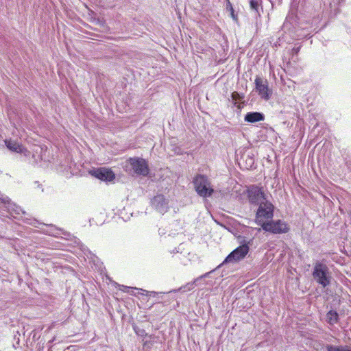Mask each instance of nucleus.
Segmentation results:
<instances>
[{
    "instance_id": "f257e3e1",
    "label": "nucleus",
    "mask_w": 351,
    "mask_h": 351,
    "mask_svg": "<svg viewBox=\"0 0 351 351\" xmlns=\"http://www.w3.org/2000/svg\"><path fill=\"white\" fill-rule=\"evenodd\" d=\"M194 189L197 195L202 197H210L214 193V189L207 176L197 174L193 180Z\"/></svg>"
},
{
    "instance_id": "f03ea898",
    "label": "nucleus",
    "mask_w": 351,
    "mask_h": 351,
    "mask_svg": "<svg viewBox=\"0 0 351 351\" xmlns=\"http://www.w3.org/2000/svg\"><path fill=\"white\" fill-rule=\"evenodd\" d=\"M5 208L12 217L21 219L27 224L36 228H39V225L40 224L45 225V223H40L34 218L29 217L28 214L25 211H24L20 206L11 202L10 199H8V202L7 204H5Z\"/></svg>"
},
{
    "instance_id": "7ed1b4c3",
    "label": "nucleus",
    "mask_w": 351,
    "mask_h": 351,
    "mask_svg": "<svg viewBox=\"0 0 351 351\" xmlns=\"http://www.w3.org/2000/svg\"><path fill=\"white\" fill-rule=\"evenodd\" d=\"M312 276L317 283L326 288L330 285L332 276L328 267L321 262H317L313 267Z\"/></svg>"
},
{
    "instance_id": "20e7f679",
    "label": "nucleus",
    "mask_w": 351,
    "mask_h": 351,
    "mask_svg": "<svg viewBox=\"0 0 351 351\" xmlns=\"http://www.w3.org/2000/svg\"><path fill=\"white\" fill-rule=\"evenodd\" d=\"M274 209V204L268 199L258 205L255 215L256 223L261 226L262 223L273 219Z\"/></svg>"
},
{
    "instance_id": "39448f33",
    "label": "nucleus",
    "mask_w": 351,
    "mask_h": 351,
    "mask_svg": "<svg viewBox=\"0 0 351 351\" xmlns=\"http://www.w3.org/2000/svg\"><path fill=\"white\" fill-rule=\"evenodd\" d=\"M240 243L241 245L234 249L232 252H230L226 257L223 263L215 268L217 269V271L224 264L237 262L245 258L250 250V242L247 241L245 239H243L242 241H240Z\"/></svg>"
},
{
    "instance_id": "423d86ee",
    "label": "nucleus",
    "mask_w": 351,
    "mask_h": 351,
    "mask_svg": "<svg viewBox=\"0 0 351 351\" xmlns=\"http://www.w3.org/2000/svg\"><path fill=\"white\" fill-rule=\"evenodd\" d=\"M261 230L268 232L274 234H285L289 231V226L281 219L274 220L273 219L262 223L260 226Z\"/></svg>"
},
{
    "instance_id": "0eeeda50",
    "label": "nucleus",
    "mask_w": 351,
    "mask_h": 351,
    "mask_svg": "<svg viewBox=\"0 0 351 351\" xmlns=\"http://www.w3.org/2000/svg\"><path fill=\"white\" fill-rule=\"evenodd\" d=\"M128 162L130 165L134 174L146 177L149 173L148 162L140 157L130 158Z\"/></svg>"
},
{
    "instance_id": "6e6552de",
    "label": "nucleus",
    "mask_w": 351,
    "mask_h": 351,
    "mask_svg": "<svg viewBox=\"0 0 351 351\" xmlns=\"http://www.w3.org/2000/svg\"><path fill=\"white\" fill-rule=\"evenodd\" d=\"M247 198L250 204L257 206L267 199L263 189L256 185H253L247 189Z\"/></svg>"
},
{
    "instance_id": "1a4fd4ad",
    "label": "nucleus",
    "mask_w": 351,
    "mask_h": 351,
    "mask_svg": "<svg viewBox=\"0 0 351 351\" xmlns=\"http://www.w3.org/2000/svg\"><path fill=\"white\" fill-rule=\"evenodd\" d=\"M217 269H214L210 271L209 272H206V274L197 277L193 281L188 282L186 285L180 287L179 289H173L171 291H168L167 293L172 294V293H176L177 292L184 293V292L191 291L195 287V285L198 284L199 281H200L201 280H202L205 278L210 277V275L212 274L217 272Z\"/></svg>"
},
{
    "instance_id": "9d476101",
    "label": "nucleus",
    "mask_w": 351,
    "mask_h": 351,
    "mask_svg": "<svg viewBox=\"0 0 351 351\" xmlns=\"http://www.w3.org/2000/svg\"><path fill=\"white\" fill-rule=\"evenodd\" d=\"M254 83L256 90L261 97L265 100H269L271 97V92L269 89L267 80L256 76Z\"/></svg>"
},
{
    "instance_id": "9b49d317",
    "label": "nucleus",
    "mask_w": 351,
    "mask_h": 351,
    "mask_svg": "<svg viewBox=\"0 0 351 351\" xmlns=\"http://www.w3.org/2000/svg\"><path fill=\"white\" fill-rule=\"evenodd\" d=\"M152 207L159 213L164 214L169 209V201L162 194L157 195L152 199Z\"/></svg>"
},
{
    "instance_id": "f8f14e48",
    "label": "nucleus",
    "mask_w": 351,
    "mask_h": 351,
    "mask_svg": "<svg viewBox=\"0 0 351 351\" xmlns=\"http://www.w3.org/2000/svg\"><path fill=\"white\" fill-rule=\"evenodd\" d=\"M90 173L93 176L102 181H112L115 178V175L111 169L104 167L94 169Z\"/></svg>"
},
{
    "instance_id": "ddd939ff",
    "label": "nucleus",
    "mask_w": 351,
    "mask_h": 351,
    "mask_svg": "<svg viewBox=\"0 0 351 351\" xmlns=\"http://www.w3.org/2000/svg\"><path fill=\"white\" fill-rule=\"evenodd\" d=\"M265 120V114L260 112H249L244 117V121L250 123H255Z\"/></svg>"
},
{
    "instance_id": "4468645a",
    "label": "nucleus",
    "mask_w": 351,
    "mask_h": 351,
    "mask_svg": "<svg viewBox=\"0 0 351 351\" xmlns=\"http://www.w3.org/2000/svg\"><path fill=\"white\" fill-rule=\"evenodd\" d=\"M119 290L123 291V292L130 293L132 295H138L139 294L144 295V291H145V289L132 287H128L125 285H120Z\"/></svg>"
},
{
    "instance_id": "2eb2a0df",
    "label": "nucleus",
    "mask_w": 351,
    "mask_h": 351,
    "mask_svg": "<svg viewBox=\"0 0 351 351\" xmlns=\"http://www.w3.org/2000/svg\"><path fill=\"white\" fill-rule=\"evenodd\" d=\"M232 100L234 105L237 107L238 109H241L243 107V104L239 103V101L244 98V95L238 92H233L231 95Z\"/></svg>"
},
{
    "instance_id": "dca6fc26",
    "label": "nucleus",
    "mask_w": 351,
    "mask_h": 351,
    "mask_svg": "<svg viewBox=\"0 0 351 351\" xmlns=\"http://www.w3.org/2000/svg\"><path fill=\"white\" fill-rule=\"evenodd\" d=\"M339 321V313L336 311L330 310L326 314V322L330 325H334Z\"/></svg>"
},
{
    "instance_id": "f3484780",
    "label": "nucleus",
    "mask_w": 351,
    "mask_h": 351,
    "mask_svg": "<svg viewBox=\"0 0 351 351\" xmlns=\"http://www.w3.org/2000/svg\"><path fill=\"white\" fill-rule=\"evenodd\" d=\"M165 294H168L167 292H156V291H144V295L152 296V297H156V302H165L164 300V295Z\"/></svg>"
},
{
    "instance_id": "a211bd4d",
    "label": "nucleus",
    "mask_w": 351,
    "mask_h": 351,
    "mask_svg": "<svg viewBox=\"0 0 351 351\" xmlns=\"http://www.w3.org/2000/svg\"><path fill=\"white\" fill-rule=\"evenodd\" d=\"M327 351H351V348L348 346H335L328 344L326 347Z\"/></svg>"
},
{
    "instance_id": "6ab92c4d",
    "label": "nucleus",
    "mask_w": 351,
    "mask_h": 351,
    "mask_svg": "<svg viewBox=\"0 0 351 351\" xmlns=\"http://www.w3.org/2000/svg\"><path fill=\"white\" fill-rule=\"evenodd\" d=\"M5 143L6 147L10 150L14 151V152H21V147L17 143H16L15 141H12L10 140V141L6 140L5 141Z\"/></svg>"
},
{
    "instance_id": "aec40b11",
    "label": "nucleus",
    "mask_w": 351,
    "mask_h": 351,
    "mask_svg": "<svg viewBox=\"0 0 351 351\" xmlns=\"http://www.w3.org/2000/svg\"><path fill=\"white\" fill-rule=\"evenodd\" d=\"M226 10L227 11L230 12L231 17L234 20H237V16L234 13V10L233 8V6L232 3H230V0H226Z\"/></svg>"
},
{
    "instance_id": "412c9836",
    "label": "nucleus",
    "mask_w": 351,
    "mask_h": 351,
    "mask_svg": "<svg viewBox=\"0 0 351 351\" xmlns=\"http://www.w3.org/2000/svg\"><path fill=\"white\" fill-rule=\"evenodd\" d=\"M133 329H134L135 333L139 337H145L148 335L147 333L146 332L145 330L143 328H141L136 326H134Z\"/></svg>"
},
{
    "instance_id": "4be33fe9",
    "label": "nucleus",
    "mask_w": 351,
    "mask_h": 351,
    "mask_svg": "<svg viewBox=\"0 0 351 351\" xmlns=\"http://www.w3.org/2000/svg\"><path fill=\"white\" fill-rule=\"evenodd\" d=\"M259 1L260 0H250V5L252 10L256 11L258 13V8H259Z\"/></svg>"
},
{
    "instance_id": "5701e85b",
    "label": "nucleus",
    "mask_w": 351,
    "mask_h": 351,
    "mask_svg": "<svg viewBox=\"0 0 351 351\" xmlns=\"http://www.w3.org/2000/svg\"><path fill=\"white\" fill-rule=\"evenodd\" d=\"M75 243L80 246V249L84 252V254L87 252L90 253L89 250L86 246H85L80 239H77L75 241Z\"/></svg>"
},
{
    "instance_id": "b1692460",
    "label": "nucleus",
    "mask_w": 351,
    "mask_h": 351,
    "mask_svg": "<svg viewBox=\"0 0 351 351\" xmlns=\"http://www.w3.org/2000/svg\"><path fill=\"white\" fill-rule=\"evenodd\" d=\"M8 199H9V198L8 197H0V204H3V206L5 207V204H7Z\"/></svg>"
},
{
    "instance_id": "393cba45",
    "label": "nucleus",
    "mask_w": 351,
    "mask_h": 351,
    "mask_svg": "<svg viewBox=\"0 0 351 351\" xmlns=\"http://www.w3.org/2000/svg\"><path fill=\"white\" fill-rule=\"evenodd\" d=\"M247 164L250 167H252L254 164V159L252 157H248L247 159Z\"/></svg>"
},
{
    "instance_id": "a878e982",
    "label": "nucleus",
    "mask_w": 351,
    "mask_h": 351,
    "mask_svg": "<svg viewBox=\"0 0 351 351\" xmlns=\"http://www.w3.org/2000/svg\"><path fill=\"white\" fill-rule=\"evenodd\" d=\"M158 234L160 235V236H162L164 234H166V230L165 228H160L158 229Z\"/></svg>"
},
{
    "instance_id": "bb28decb",
    "label": "nucleus",
    "mask_w": 351,
    "mask_h": 351,
    "mask_svg": "<svg viewBox=\"0 0 351 351\" xmlns=\"http://www.w3.org/2000/svg\"><path fill=\"white\" fill-rule=\"evenodd\" d=\"M323 5L325 7L326 5V3L325 1H324Z\"/></svg>"
},
{
    "instance_id": "cd10ccee",
    "label": "nucleus",
    "mask_w": 351,
    "mask_h": 351,
    "mask_svg": "<svg viewBox=\"0 0 351 351\" xmlns=\"http://www.w3.org/2000/svg\"><path fill=\"white\" fill-rule=\"evenodd\" d=\"M328 4H329L330 6H331L332 3H331V2H328Z\"/></svg>"
}]
</instances>
